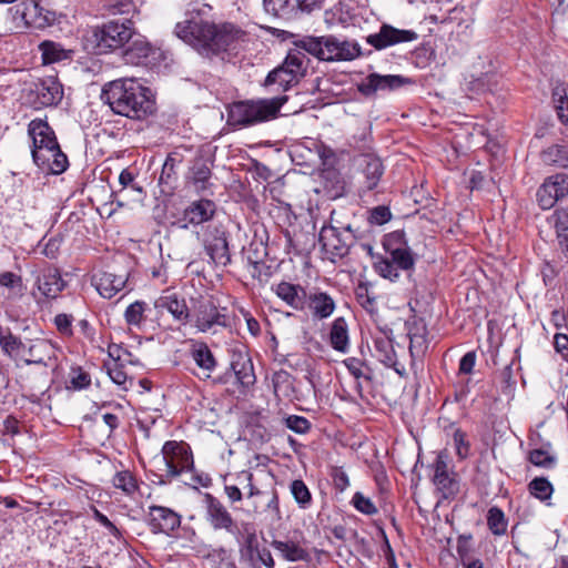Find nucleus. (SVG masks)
Segmentation results:
<instances>
[{"label":"nucleus","instance_id":"obj_1","mask_svg":"<svg viewBox=\"0 0 568 568\" xmlns=\"http://www.w3.org/2000/svg\"><path fill=\"white\" fill-rule=\"evenodd\" d=\"M175 33L206 57L236 49L239 42L246 36L243 30L232 23L216 24L203 19L200 14L179 22L175 26Z\"/></svg>","mask_w":568,"mask_h":568},{"label":"nucleus","instance_id":"obj_2","mask_svg":"<svg viewBox=\"0 0 568 568\" xmlns=\"http://www.w3.org/2000/svg\"><path fill=\"white\" fill-rule=\"evenodd\" d=\"M101 99L115 114L133 120L145 119L155 111L151 90L135 79H118L106 83Z\"/></svg>","mask_w":568,"mask_h":568},{"label":"nucleus","instance_id":"obj_3","mask_svg":"<svg viewBox=\"0 0 568 568\" xmlns=\"http://www.w3.org/2000/svg\"><path fill=\"white\" fill-rule=\"evenodd\" d=\"M287 100V95H278L272 99L235 102L229 110V121L234 125L248 126L273 120Z\"/></svg>","mask_w":568,"mask_h":568},{"label":"nucleus","instance_id":"obj_4","mask_svg":"<svg viewBox=\"0 0 568 568\" xmlns=\"http://www.w3.org/2000/svg\"><path fill=\"white\" fill-rule=\"evenodd\" d=\"M225 307L217 306L212 297H199L193 300L192 317L193 326L201 333L216 334L221 328L230 326V317Z\"/></svg>","mask_w":568,"mask_h":568},{"label":"nucleus","instance_id":"obj_5","mask_svg":"<svg viewBox=\"0 0 568 568\" xmlns=\"http://www.w3.org/2000/svg\"><path fill=\"white\" fill-rule=\"evenodd\" d=\"M323 0H263V9L268 16L292 23L320 11Z\"/></svg>","mask_w":568,"mask_h":568},{"label":"nucleus","instance_id":"obj_6","mask_svg":"<svg viewBox=\"0 0 568 568\" xmlns=\"http://www.w3.org/2000/svg\"><path fill=\"white\" fill-rule=\"evenodd\" d=\"M133 22L129 19L111 20L93 30L92 38L98 53L122 48L133 37Z\"/></svg>","mask_w":568,"mask_h":568},{"label":"nucleus","instance_id":"obj_7","mask_svg":"<svg viewBox=\"0 0 568 568\" xmlns=\"http://www.w3.org/2000/svg\"><path fill=\"white\" fill-rule=\"evenodd\" d=\"M308 62L310 60L304 52L300 50L290 51L283 64L267 74L264 85L268 88L278 84L283 91H286L301 77H304Z\"/></svg>","mask_w":568,"mask_h":568},{"label":"nucleus","instance_id":"obj_8","mask_svg":"<svg viewBox=\"0 0 568 568\" xmlns=\"http://www.w3.org/2000/svg\"><path fill=\"white\" fill-rule=\"evenodd\" d=\"M27 365L41 366L40 379L42 387L49 383L50 372L54 373L59 367L58 348L48 339H36L26 346L24 358Z\"/></svg>","mask_w":568,"mask_h":568},{"label":"nucleus","instance_id":"obj_9","mask_svg":"<svg viewBox=\"0 0 568 568\" xmlns=\"http://www.w3.org/2000/svg\"><path fill=\"white\" fill-rule=\"evenodd\" d=\"M168 480L193 469V455L190 447L183 442L169 440L162 447Z\"/></svg>","mask_w":568,"mask_h":568},{"label":"nucleus","instance_id":"obj_10","mask_svg":"<svg viewBox=\"0 0 568 568\" xmlns=\"http://www.w3.org/2000/svg\"><path fill=\"white\" fill-rule=\"evenodd\" d=\"M433 484L444 499H453L460 489L458 475L449 466L448 455L445 452L438 453L433 464Z\"/></svg>","mask_w":568,"mask_h":568},{"label":"nucleus","instance_id":"obj_11","mask_svg":"<svg viewBox=\"0 0 568 568\" xmlns=\"http://www.w3.org/2000/svg\"><path fill=\"white\" fill-rule=\"evenodd\" d=\"M357 234L342 233L341 229L333 225H324L320 232V244L331 261L346 256L354 245Z\"/></svg>","mask_w":568,"mask_h":568},{"label":"nucleus","instance_id":"obj_12","mask_svg":"<svg viewBox=\"0 0 568 568\" xmlns=\"http://www.w3.org/2000/svg\"><path fill=\"white\" fill-rule=\"evenodd\" d=\"M28 98L36 109L53 106L61 102L63 88L55 77H44L30 84Z\"/></svg>","mask_w":568,"mask_h":568},{"label":"nucleus","instance_id":"obj_13","mask_svg":"<svg viewBox=\"0 0 568 568\" xmlns=\"http://www.w3.org/2000/svg\"><path fill=\"white\" fill-rule=\"evenodd\" d=\"M203 500L205 519L214 530H225L231 535L240 532L236 520L219 498L206 493Z\"/></svg>","mask_w":568,"mask_h":568},{"label":"nucleus","instance_id":"obj_14","mask_svg":"<svg viewBox=\"0 0 568 568\" xmlns=\"http://www.w3.org/2000/svg\"><path fill=\"white\" fill-rule=\"evenodd\" d=\"M568 195V174L557 173L545 179L538 187L536 197L542 210L552 209L558 201Z\"/></svg>","mask_w":568,"mask_h":568},{"label":"nucleus","instance_id":"obj_15","mask_svg":"<svg viewBox=\"0 0 568 568\" xmlns=\"http://www.w3.org/2000/svg\"><path fill=\"white\" fill-rule=\"evenodd\" d=\"M384 248L389 255V260L400 270L409 271L414 267L415 260L410 247L405 241V234L402 231L389 233L384 240Z\"/></svg>","mask_w":568,"mask_h":568},{"label":"nucleus","instance_id":"obj_16","mask_svg":"<svg viewBox=\"0 0 568 568\" xmlns=\"http://www.w3.org/2000/svg\"><path fill=\"white\" fill-rule=\"evenodd\" d=\"M417 38L418 34L413 30H402L390 24L383 23L378 32L369 34L366 38V42L376 50H383L390 45L414 41Z\"/></svg>","mask_w":568,"mask_h":568},{"label":"nucleus","instance_id":"obj_17","mask_svg":"<svg viewBox=\"0 0 568 568\" xmlns=\"http://www.w3.org/2000/svg\"><path fill=\"white\" fill-rule=\"evenodd\" d=\"M413 83V79L403 75H381L378 73H371L358 84V91L362 94L369 97L377 91H393L403 85Z\"/></svg>","mask_w":568,"mask_h":568},{"label":"nucleus","instance_id":"obj_18","mask_svg":"<svg viewBox=\"0 0 568 568\" xmlns=\"http://www.w3.org/2000/svg\"><path fill=\"white\" fill-rule=\"evenodd\" d=\"M32 158L41 170L55 175L63 173L69 166L68 158L59 144L32 150Z\"/></svg>","mask_w":568,"mask_h":568},{"label":"nucleus","instance_id":"obj_19","mask_svg":"<svg viewBox=\"0 0 568 568\" xmlns=\"http://www.w3.org/2000/svg\"><path fill=\"white\" fill-rule=\"evenodd\" d=\"M213 160L204 155H196L190 164L186 182L196 192H206L213 186L212 182Z\"/></svg>","mask_w":568,"mask_h":568},{"label":"nucleus","instance_id":"obj_20","mask_svg":"<svg viewBox=\"0 0 568 568\" xmlns=\"http://www.w3.org/2000/svg\"><path fill=\"white\" fill-rule=\"evenodd\" d=\"M216 212V204L212 200L201 199L191 202L183 211L178 223L181 229H187L189 224L200 225L213 219Z\"/></svg>","mask_w":568,"mask_h":568},{"label":"nucleus","instance_id":"obj_21","mask_svg":"<svg viewBox=\"0 0 568 568\" xmlns=\"http://www.w3.org/2000/svg\"><path fill=\"white\" fill-rule=\"evenodd\" d=\"M148 524L152 532L169 535L180 527L181 516L168 507L151 506L148 513Z\"/></svg>","mask_w":568,"mask_h":568},{"label":"nucleus","instance_id":"obj_22","mask_svg":"<svg viewBox=\"0 0 568 568\" xmlns=\"http://www.w3.org/2000/svg\"><path fill=\"white\" fill-rule=\"evenodd\" d=\"M356 165L364 176L362 186L363 190H374L378 185L384 174V165L382 160L375 154L365 153L356 158Z\"/></svg>","mask_w":568,"mask_h":568},{"label":"nucleus","instance_id":"obj_23","mask_svg":"<svg viewBox=\"0 0 568 568\" xmlns=\"http://www.w3.org/2000/svg\"><path fill=\"white\" fill-rule=\"evenodd\" d=\"M204 247L216 265L226 266L231 263L226 233L222 229L214 227L210 232V237L204 240Z\"/></svg>","mask_w":568,"mask_h":568},{"label":"nucleus","instance_id":"obj_24","mask_svg":"<svg viewBox=\"0 0 568 568\" xmlns=\"http://www.w3.org/2000/svg\"><path fill=\"white\" fill-rule=\"evenodd\" d=\"M306 52L323 61H336L337 38L333 36L307 37L301 41Z\"/></svg>","mask_w":568,"mask_h":568},{"label":"nucleus","instance_id":"obj_25","mask_svg":"<svg viewBox=\"0 0 568 568\" xmlns=\"http://www.w3.org/2000/svg\"><path fill=\"white\" fill-rule=\"evenodd\" d=\"M95 287L104 298H112L125 287L128 274H115L104 271L94 276Z\"/></svg>","mask_w":568,"mask_h":568},{"label":"nucleus","instance_id":"obj_26","mask_svg":"<svg viewBox=\"0 0 568 568\" xmlns=\"http://www.w3.org/2000/svg\"><path fill=\"white\" fill-rule=\"evenodd\" d=\"M39 291L48 298H55L65 287L58 268L53 266L44 267L37 278Z\"/></svg>","mask_w":568,"mask_h":568},{"label":"nucleus","instance_id":"obj_27","mask_svg":"<svg viewBox=\"0 0 568 568\" xmlns=\"http://www.w3.org/2000/svg\"><path fill=\"white\" fill-rule=\"evenodd\" d=\"M275 294L295 311H303L306 305L307 293L298 284L281 282L275 287Z\"/></svg>","mask_w":568,"mask_h":568},{"label":"nucleus","instance_id":"obj_28","mask_svg":"<svg viewBox=\"0 0 568 568\" xmlns=\"http://www.w3.org/2000/svg\"><path fill=\"white\" fill-rule=\"evenodd\" d=\"M28 133L32 139V150H39V148L44 149V146L52 148L59 144L54 131L48 122L42 119L32 120L29 123Z\"/></svg>","mask_w":568,"mask_h":568},{"label":"nucleus","instance_id":"obj_29","mask_svg":"<svg viewBox=\"0 0 568 568\" xmlns=\"http://www.w3.org/2000/svg\"><path fill=\"white\" fill-rule=\"evenodd\" d=\"M158 306L165 308L176 321L182 324H186L191 321L192 308L186 305L184 298H180L175 293L162 296L158 302Z\"/></svg>","mask_w":568,"mask_h":568},{"label":"nucleus","instance_id":"obj_30","mask_svg":"<svg viewBox=\"0 0 568 568\" xmlns=\"http://www.w3.org/2000/svg\"><path fill=\"white\" fill-rule=\"evenodd\" d=\"M306 303L316 320H325L329 317L335 308V301L325 292H316L307 295Z\"/></svg>","mask_w":568,"mask_h":568},{"label":"nucleus","instance_id":"obj_31","mask_svg":"<svg viewBox=\"0 0 568 568\" xmlns=\"http://www.w3.org/2000/svg\"><path fill=\"white\" fill-rule=\"evenodd\" d=\"M271 546L288 561H308L311 556L306 549L293 540L274 539Z\"/></svg>","mask_w":568,"mask_h":568},{"label":"nucleus","instance_id":"obj_32","mask_svg":"<svg viewBox=\"0 0 568 568\" xmlns=\"http://www.w3.org/2000/svg\"><path fill=\"white\" fill-rule=\"evenodd\" d=\"M231 369L234 373L236 381L243 387L252 386L255 381V374L251 359L246 356L239 354L231 362Z\"/></svg>","mask_w":568,"mask_h":568},{"label":"nucleus","instance_id":"obj_33","mask_svg":"<svg viewBox=\"0 0 568 568\" xmlns=\"http://www.w3.org/2000/svg\"><path fill=\"white\" fill-rule=\"evenodd\" d=\"M39 49L44 64L72 60L74 53L73 50L65 49L62 44L49 40L41 42Z\"/></svg>","mask_w":568,"mask_h":568},{"label":"nucleus","instance_id":"obj_34","mask_svg":"<svg viewBox=\"0 0 568 568\" xmlns=\"http://www.w3.org/2000/svg\"><path fill=\"white\" fill-rule=\"evenodd\" d=\"M26 346L9 328L0 326V347L4 354L13 359L24 358Z\"/></svg>","mask_w":568,"mask_h":568},{"label":"nucleus","instance_id":"obj_35","mask_svg":"<svg viewBox=\"0 0 568 568\" xmlns=\"http://www.w3.org/2000/svg\"><path fill=\"white\" fill-rule=\"evenodd\" d=\"M329 342L332 347L337 352L346 353L348 351V325L344 317H337L332 323Z\"/></svg>","mask_w":568,"mask_h":568},{"label":"nucleus","instance_id":"obj_36","mask_svg":"<svg viewBox=\"0 0 568 568\" xmlns=\"http://www.w3.org/2000/svg\"><path fill=\"white\" fill-rule=\"evenodd\" d=\"M191 356L203 371L211 373L216 367V359L204 342H195L191 347Z\"/></svg>","mask_w":568,"mask_h":568},{"label":"nucleus","instance_id":"obj_37","mask_svg":"<svg viewBox=\"0 0 568 568\" xmlns=\"http://www.w3.org/2000/svg\"><path fill=\"white\" fill-rule=\"evenodd\" d=\"M153 49L146 41L136 39L125 50V60L133 64H146Z\"/></svg>","mask_w":568,"mask_h":568},{"label":"nucleus","instance_id":"obj_38","mask_svg":"<svg viewBox=\"0 0 568 568\" xmlns=\"http://www.w3.org/2000/svg\"><path fill=\"white\" fill-rule=\"evenodd\" d=\"M552 102L561 123L568 124V85L558 82L552 89Z\"/></svg>","mask_w":568,"mask_h":568},{"label":"nucleus","instance_id":"obj_39","mask_svg":"<svg viewBox=\"0 0 568 568\" xmlns=\"http://www.w3.org/2000/svg\"><path fill=\"white\" fill-rule=\"evenodd\" d=\"M544 163L568 168V146L555 144L544 150L540 154Z\"/></svg>","mask_w":568,"mask_h":568},{"label":"nucleus","instance_id":"obj_40","mask_svg":"<svg viewBox=\"0 0 568 568\" xmlns=\"http://www.w3.org/2000/svg\"><path fill=\"white\" fill-rule=\"evenodd\" d=\"M554 217L559 245L568 252V206L556 210Z\"/></svg>","mask_w":568,"mask_h":568},{"label":"nucleus","instance_id":"obj_41","mask_svg":"<svg viewBox=\"0 0 568 568\" xmlns=\"http://www.w3.org/2000/svg\"><path fill=\"white\" fill-rule=\"evenodd\" d=\"M374 347L378 359L386 366H395L396 354L392 339L378 337L374 341Z\"/></svg>","mask_w":568,"mask_h":568},{"label":"nucleus","instance_id":"obj_42","mask_svg":"<svg viewBox=\"0 0 568 568\" xmlns=\"http://www.w3.org/2000/svg\"><path fill=\"white\" fill-rule=\"evenodd\" d=\"M182 162V158L178 153H171L168 155L163 163L162 171L160 174V183L171 185L178 179L176 166Z\"/></svg>","mask_w":568,"mask_h":568},{"label":"nucleus","instance_id":"obj_43","mask_svg":"<svg viewBox=\"0 0 568 568\" xmlns=\"http://www.w3.org/2000/svg\"><path fill=\"white\" fill-rule=\"evenodd\" d=\"M355 296L359 305L369 314L377 313V302L375 294L369 290L368 284L359 283L355 288Z\"/></svg>","mask_w":568,"mask_h":568},{"label":"nucleus","instance_id":"obj_44","mask_svg":"<svg viewBox=\"0 0 568 568\" xmlns=\"http://www.w3.org/2000/svg\"><path fill=\"white\" fill-rule=\"evenodd\" d=\"M210 568H236L231 554L224 548L213 549L205 557Z\"/></svg>","mask_w":568,"mask_h":568},{"label":"nucleus","instance_id":"obj_45","mask_svg":"<svg viewBox=\"0 0 568 568\" xmlns=\"http://www.w3.org/2000/svg\"><path fill=\"white\" fill-rule=\"evenodd\" d=\"M487 525L490 531L496 536L506 534L507 520L503 510L498 507H491L487 514Z\"/></svg>","mask_w":568,"mask_h":568},{"label":"nucleus","instance_id":"obj_46","mask_svg":"<svg viewBox=\"0 0 568 568\" xmlns=\"http://www.w3.org/2000/svg\"><path fill=\"white\" fill-rule=\"evenodd\" d=\"M0 286L7 288L13 296L22 295L24 288L22 277L9 271L0 273Z\"/></svg>","mask_w":568,"mask_h":568},{"label":"nucleus","instance_id":"obj_47","mask_svg":"<svg viewBox=\"0 0 568 568\" xmlns=\"http://www.w3.org/2000/svg\"><path fill=\"white\" fill-rule=\"evenodd\" d=\"M529 493L540 499L546 500L552 495L554 488L550 481L545 477H536L528 485Z\"/></svg>","mask_w":568,"mask_h":568},{"label":"nucleus","instance_id":"obj_48","mask_svg":"<svg viewBox=\"0 0 568 568\" xmlns=\"http://www.w3.org/2000/svg\"><path fill=\"white\" fill-rule=\"evenodd\" d=\"M291 493L295 501L301 508H307L312 503V495L307 486L302 479H295L290 486Z\"/></svg>","mask_w":568,"mask_h":568},{"label":"nucleus","instance_id":"obj_49","mask_svg":"<svg viewBox=\"0 0 568 568\" xmlns=\"http://www.w3.org/2000/svg\"><path fill=\"white\" fill-rule=\"evenodd\" d=\"M112 483L115 488L123 490L126 495H132L138 489L136 480L129 470L118 471Z\"/></svg>","mask_w":568,"mask_h":568},{"label":"nucleus","instance_id":"obj_50","mask_svg":"<svg viewBox=\"0 0 568 568\" xmlns=\"http://www.w3.org/2000/svg\"><path fill=\"white\" fill-rule=\"evenodd\" d=\"M361 54V47L356 42H349L337 39L335 52L336 61L353 60Z\"/></svg>","mask_w":568,"mask_h":568},{"label":"nucleus","instance_id":"obj_51","mask_svg":"<svg viewBox=\"0 0 568 568\" xmlns=\"http://www.w3.org/2000/svg\"><path fill=\"white\" fill-rule=\"evenodd\" d=\"M323 178L328 183L331 182V193L333 197L342 196L345 192V181L341 173L335 170H324Z\"/></svg>","mask_w":568,"mask_h":568},{"label":"nucleus","instance_id":"obj_52","mask_svg":"<svg viewBox=\"0 0 568 568\" xmlns=\"http://www.w3.org/2000/svg\"><path fill=\"white\" fill-rule=\"evenodd\" d=\"M323 178L328 183L331 182V193L333 197L342 196L345 192V181L341 173L335 170H324Z\"/></svg>","mask_w":568,"mask_h":568},{"label":"nucleus","instance_id":"obj_53","mask_svg":"<svg viewBox=\"0 0 568 568\" xmlns=\"http://www.w3.org/2000/svg\"><path fill=\"white\" fill-rule=\"evenodd\" d=\"M374 268L384 278L396 281L399 277L398 267L388 257H379Z\"/></svg>","mask_w":568,"mask_h":568},{"label":"nucleus","instance_id":"obj_54","mask_svg":"<svg viewBox=\"0 0 568 568\" xmlns=\"http://www.w3.org/2000/svg\"><path fill=\"white\" fill-rule=\"evenodd\" d=\"M146 304L141 301H136L130 304L124 313L125 321L129 325L139 326L144 320V311Z\"/></svg>","mask_w":568,"mask_h":568},{"label":"nucleus","instance_id":"obj_55","mask_svg":"<svg viewBox=\"0 0 568 568\" xmlns=\"http://www.w3.org/2000/svg\"><path fill=\"white\" fill-rule=\"evenodd\" d=\"M528 460L532 465L542 468H551L556 464V457L541 448L532 449L528 455Z\"/></svg>","mask_w":568,"mask_h":568},{"label":"nucleus","instance_id":"obj_56","mask_svg":"<svg viewBox=\"0 0 568 568\" xmlns=\"http://www.w3.org/2000/svg\"><path fill=\"white\" fill-rule=\"evenodd\" d=\"M285 426L296 434H306L311 429L310 420L297 415H290L286 417Z\"/></svg>","mask_w":568,"mask_h":568},{"label":"nucleus","instance_id":"obj_57","mask_svg":"<svg viewBox=\"0 0 568 568\" xmlns=\"http://www.w3.org/2000/svg\"><path fill=\"white\" fill-rule=\"evenodd\" d=\"M352 504L358 511L365 515H375L377 513L374 503L359 491L355 493L353 496Z\"/></svg>","mask_w":568,"mask_h":568},{"label":"nucleus","instance_id":"obj_58","mask_svg":"<svg viewBox=\"0 0 568 568\" xmlns=\"http://www.w3.org/2000/svg\"><path fill=\"white\" fill-rule=\"evenodd\" d=\"M236 478L240 481V484L244 485V487L247 488L248 499L264 495V493L253 484V474L251 471L242 470L237 474Z\"/></svg>","mask_w":568,"mask_h":568},{"label":"nucleus","instance_id":"obj_59","mask_svg":"<svg viewBox=\"0 0 568 568\" xmlns=\"http://www.w3.org/2000/svg\"><path fill=\"white\" fill-rule=\"evenodd\" d=\"M392 219L390 210L385 205L375 206L369 211L368 221L372 224L383 225Z\"/></svg>","mask_w":568,"mask_h":568},{"label":"nucleus","instance_id":"obj_60","mask_svg":"<svg viewBox=\"0 0 568 568\" xmlns=\"http://www.w3.org/2000/svg\"><path fill=\"white\" fill-rule=\"evenodd\" d=\"M345 366L347 367L348 372L356 378H365L367 381H371V376L364 373L363 367L364 363L356 358V357H349L344 361Z\"/></svg>","mask_w":568,"mask_h":568},{"label":"nucleus","instance_id":"obj_61","mask_svg":"<svg viewBox=\"0 0 568 568\" xmlns=\"http://www.w3.org/2000/svg\"><path fill=\"white\" fill-rule=\"evenodd\" d=\"M110 378L118 385H124L126 382V373L121 364L111 362L105 364Z\"/></svg>","mask_w":568,"mask_h":568},{"label":"nucleus","instance_id":"obj_62","mask_svg":"<svg viewBox=\"0 0 568 568\" xmlns=\"http://www.w3.org/2000/svg\"><path fill=\"white\" fill-rule=\"evenodd\" d=\"M332 478L335 489L341 493L344 491L349 485L347 474L341 468H335L333 470Z\"/></svg>","mask_w":568,"mask_h":568},{"label":"nucleus","instance_id":"obj_63","mask_svg":"<svg viewBox=\"0 0 568 568\" xmlns=\"http://www.w3.org/2000/svg\"><path fill=\"white\" fill-rule=\"evenodd\" d=\"M475 363L476 353L474 351L466 353L459 362V374H470L474 369Z\"/></svg>","mask_w":568,"mask_h":568},{"label":"nucleus","instance_id":"obj_64","mask_svg":"<svg viewBox=\"0 0 568 568\" xmlns=\"http://www.w3.org/2000/svg\"><path fill=\"white\" fill-rule=\"evenodd\" d=\"M554 345L556 351L568 362V336L566 334H556Z\"/></svg>","mask_w":568,"mask_h":568}]
</instances>
